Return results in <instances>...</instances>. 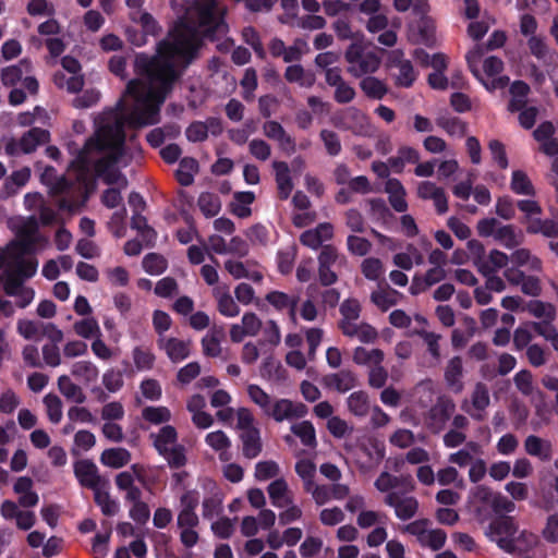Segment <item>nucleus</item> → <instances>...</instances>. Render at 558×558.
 Here are the masks:
<instances>
[{
  "label": "nucleus",
  "mask_w": 558,
  "mask_h": 558,
  "mask_svg": "<svg viewBox=\"0 0 558 558\" xmlns=\"http://www.w3.org/2000/svg\"><path fill=\"white\" fill-rule=\"evenodd\" d=\"M527 311L536 318H546L548 320H554L555 318V307L550 303H545L539 300L530 301L527 303Z\"/></svg>",
  "instance_id": "obj_43"
},
{
  "label": "nucleus",
  "mask_w": 558,
  "mask_h": 558,
  "mask_svg": "<svg viewBox=\"0 0 558 558\" xmlns=\"http://www.w3.org/2000/svg\"><path fill=\"white\" fill-rule=\"evenodd\" d=\"M447 534L441 529L429 530L422 544L423 547H429L432 550H439L445 546Z\"/></svg>",
  "instance_id": "obj_59"
},
{
  "label": "nucleus",
  "mask_w": 558,
  "mask_h": 558,
  "mask_svg": "<svg viewBox=\"0 0 558 558\" xmlns=\"http://www.w3.org/2000/svg\"><path fill=\"white\" fill-rule=\"evenodd\" d=\"M374 485L381 493L389 492V490L400 487V486L410 487L412 489L413 488V478L411 475L395 476L388 472H383L377 477Z\"/></svg>",
  "instance_id": "obj_18"
},
{
  "label": "nucleus",
  "mask_w": 558,
  "mask_h": 558,
  "mask_svg": "<svg viewBox=\"0 0 558 558\" xmlns=\"http://www.w3.org/2000/svg\"><path fill=\"white\" fill-rule=\"evenodd\" d=\"M361 270L366 279L376 281L384 272V265L379 258L368 257L362 262Z\"/></svg>",
  "instance_id": "obj_44"
},
{
  "label": "nucleus",
  "mask_w": 558,
  "mask_h": 558,
  "mask_svg": "<svg viewBox=\"0 0 558 558\" xmlns=\"http://www.w3.org/2000/svg\"><path fill=\"white\" fill-rule=\"evenodd\" d=\"M102 384L109 392L119 391L124 384L122 371L114 368L108 369L102 375Z\"/></svg>",
  "instance_id": "obj_53"
},
{
  "label": "nucleus",
  "mask_w": 558,
  "mask_h": 558,
  "mask_svg": "<svg viewBox=\"0 0 558 558\" xmlns=\"http://www.w3.org/2000/svg\"><path fill=\"white\" fill-rule=\"evenodd\" d=\"M265 300L274 306L278 312L287 311L292 304H299V294H288L282 291H270L266 294Z\"/></svg>",
  "instance_id": "obj_28"
},
{
  "label": "nucleus",
  "mask_w": 558,
  "mask_h": 558,
  "mask_svg": "<svg viewBox=\"0 0 558 558\" xmlns=\"http://www.w3.org/2000/svg\"><path fill=\"white\" fill-rule=\"evenodd\" d=\"M291 432L300 438L306 447H316V433L314 425L310 421H303L291 426Z\"/></svg>",
  "instance_id": "obj_32"
},
{
  "label": "nucleus",
  "mask_w": 558,
  "mask_h": 558,
  "mask_svg": "<svg viewBox=\"0 0 558 558\" xmlns=\"http://www.w3.org/2000/svg\"><path fill=\"white\" fill-rule=\"evenodd\" d=\"M360 88L365 96L371 99H383L388 93L387 85L379 78L372 75H367L361 80Z\"/></svg>",
  "instance_id": "obj_25"
},
{
  "label": "nucleus",
  "mask_w": 558,
  "mask_h": 558,
  "mask_svg": "<svg viewBox=\"0 0 558 558\" xmlns=\"http://www.w3.org/2000/svg\"><path fill=\"white\" fill-rule=\"evenodd\" d=\"M322 384L327 389L344 393L359 385L356 374L350 369H341L338 373L325 375Z\"/></svg>",
  "instance_id": "obj_9"
},
{
  "label": "nucleus",
  "mask_w": 558,
  "mask_h": 558,
  "mask_svg": "<svg viewBox=\"0 0 558 558\" xmlns=\"http://www.w3.org/2000/svg\"><path fill=\"white\" fill-rule=\"evenodd\" d=\"M280 472L279 465L277 462L269 461H260L255 465V478L257 481H267L278 476Z\"/></svg>",
  "instance_id": "obj_48"
},
{
  "label": "nucleus",
  "mask_w": 558,
  "mask_h": 558,
  "mask_svg": "<svg viewBox=\"0 0 558 558\" xmlns=\"http://www.w3.org/2000/svg\"><path fill=\"white\" fill-rule=\"evenodd\" d=\"M218 311L226 317H235L240 313V307L229 292H223L218 296Z\"/></svg>",
  "instance_id": "obj_54"
},
{
  "label": "nucleus",
  "mask_w": 558,
  "mask_h": 558,
  "mask_svg": "<svg viewBox=\"0 0 558 558\" xmlns=\"http://www.w3.org/2000/svg\"><path fill=\"white\" fill-rule=\"evenodd\" d=\"M319 138L324 143L326 151L329 156L335 157L341 153V141L336 132L324 129L319 132Z\"/></svg>",
  "instance_id": "obj_40"
},
{
  "label": "nucleus",
  "mask_w": 558,
  "mask_h": 558,
  "mask_svg": "<svg viewBox=\"0 0 558 558\" xmlns=\"http://www.w3.org/2000/svg\"><path fill=\"white\" fill-rule=\"evenodd\" d=\"M515 206L513 198L510 196H500L497 198L495 213L505 220H511L515 216Z\"/></svg>",
  "instance_id": "obj_49"
},
{
  "label": "nucleus",
  "mask_w": 558,
  "mask_h": 558,
  "mask_svg": "<svg viewBox=\"0 0 558 558\" xmlns=\"http://www.w3.org/2000/svg\"><path fill=\"white\" fill-rule=\"evenodd\" d=\"M517 207L520 211L524 214L523 218L521 219V222L524 223L527 220H531L534 216H539L543 213V209L538 202L533 199H519L515 203Z\"/></svg>",
  "instance_id": "obj_60"
},
{
  "label": "nucleus",
  "mask_w": 558,
  "mask_h": 558,
  "mask_svg": "<svg viewBox=\"0 0 558 558\" xmlns=\"http://www.w3.org/2000/svg\"><path fill=\"white\" fill-rule=\"evenodd\" d=\"M191 342L174 337H158L157 347L163 350L172 363H180L187 359L191 353Z\"/></svg>",
  "instance_id": "obj_8"
},
{
  "label": "nucleus",
  "mask_w": 558,
  "mask_h": 558,
  "mask_svg": "<svg viewBox=\"0 0 558 558\" xmlns=\"http://www.w3.org/2000/svg\"><path fill=\"white\" fill-rule=\"evenodd\" d=\"M463 363L460 356H453L448 361L445 368V381L450 390L460 393L463 390Z\"/></svg>",
  "instance_id": "obj_10"
},
{
  "label": "nucleus",
  "mask_w": 558,
  "mask_h": 558,
  "mask_svg": "<svg viewBox=\"0 0 558 558\" xmlns=\"http://www.w3.org/2000/svg\"><path fill=\"white\" fill-rule=\"evenodd\" d=\"M142 416L145 421L157 425L169 422L171 413L166 407H146L142 411Z\"/></svg>",
  "instance_id": "obj_41"
},
{
  "label": "nucleus",
  "mask_w": 558,
  "mask_h": 558,
  "mask_svg": "<svg viewBox=\"0 0 558 558\" xmlns=\"http://www.w3.org/2000/svg\"><path fill=\"white\" fill-rule=\"evenodd\" d=\"M530 53L538 61L545 62L549 57L550 49L544 36L533 35L527 39Z\"/></svg>",
  "instance_id": "obj_34"
},
{
  "label": "nucleus",
  "mask_w": 558,
  "mask_h": 558,
  "mask_svg": "<svg viewBox=\"0 0 558 558\" xmlns=\"http://www.w3.org/2000/svg\"><path fill=\"white\" fill-rule=\"evenodd\" d=\"M185 135L190 142H204L208 137V126L205 122L194 121L187 126Z\"/></svg>",
  "instance_id": "obj_58"
},
{
  "label": "nucleus",
  "mask_w": 558,
  "mask_h": 558,
  "mask_svg": "<svg viewBox=\"0 0 558 558\" xmlns=\"http://www.w3.org/2000/svg\"><path fill=\"white\" fill-rule=\"evenodd\" d=\"M44 403L49 421L53 424H58L62 418L61 399L57 395L48 393L44 397Z\"/></svg>",
  "instance_id": "obj_42"
},
{
  "label": "nucleus",
  "mask_w": 558,
  "mask_h": 558,
  "mask_svg": "<svg viewBox=\"0 0 558 558\" xmlns=\"http://www.w3.org/2000/svg\"><path fill=\"white\" fill-rule=\"evenodd\" d=\"M488 148L490 150L493 159L498 163L500 169H507L509 166V161L506 154L505 145L498 140H492L488 144Z\"/></svg>",
  "instance_id": "obj_63"
},
{
  "label": "nucleus",
  "mask_w": 558,
  "mask_h": 558,
  "mask_svg": "<svg viewBox=\"0 0 558 558\" xmlns=\"http://www.w3.org/2000/svg\"><path fill=\"white\" fill-rule=\"evenodd\" d=\"M248 148L252 156L262 161L267 160L271 155L270 145L264 140H252L250 142Z\"/></svg>",
  "instance_id": "obj_64"
},
{
  "label": "nucleus",
  "mask_w": 558,
  "mask_h": 558,
  "mask_svg": "<svg viewBox=\"0 0 558 558\" xmlns=\"http://www.w3.org/2000/svg\"><path fill=\"white\" fill-rule=\"evenodd\" d=\"M272 168L276 172V183L278 187V197L281 201H286L289 198L292 190L293 182L290 177V169L287 162L284 161H274Z\"/></svg>",
  "instance_id": "obj_15"
},
{
  "label": "nucleus",
  "mask_w": 558,
  "mask_h": 558,
  "mask_svg": "<svg viewBox=\"0 0 558 558\" xmlns=\"http://www.w3.org/2000/svg\"><path fill=\"white\" fill-rule=\"evenodd\" d=\"M511 191L517 195L535 196L536 190L527 177L522 170H514L511 175L510 182Z\"/></svg>",
  "instance_id": "obj_24"
},
{
  "label": "nucleus",
  "mask_w": 558,
  "mask_h": 558,
  "mask_svg": "<svg viewBox=\"0 0 558 558\" xmlns=\"http://www.w3.org/2000/svg\"><path fill=\"white\" fill-rule=\"evenodd\" d=\"M267 492L271 504L277 508H283L292 504V499L287 497L288 484L283 478H277L271 482L267 487Z\"/></svg>",
  "instance_id": "obj_23"
},
{
  "label": "nucleus",
  "mask_w": 558,
  "mask_h": 558,
  "mask_svg": "<svg viewBox=\"0 0 558 558\" xmlns=\"http://www.w3.org/2000/svg\"><path fill=\"white\" fill-rule=\"evenodd\" d=\"M36 242L17 238L8 245L10 257H24L35 252Z\"/></svg>",
  "instance_id": "obj_47"
},
{
  "label": "nucleus",
  "mask_w": 558,
  "mask_h": 558,
  "mask_svg": "<svg viewBox=\"0 0 558 558\" xmlns=\"http://www.w3.org/2000/svg\"><path fill=\"white\" fill-rule=\"evenodd\" d=\"M348 250L356 256H365L372 248V243L357 235H349L347 239Z\"/></svg>",
  "instance_id": "obj_56"
},
{
  "label": "nucleus",
  "mask_w": 558,
  "mask_h": 558,
  "mask_svg": "<svg viewBox=\"0 0 558 558\" xmlns=\"http://www.w3.org/2000/svg\"><path fill=\"white\" fill-rule=\"evenodd\" d=\"M72 375L82 377L86 381H94L98 377V368L89 361H80L72 365Z\"/></svg>",
  "instance_id": "obj_45"
},
{
  "label": "nucleus",
  "mask_w": 558,
  "mask_h": 558,
  "mask_svg": "<svg viewBox=\"0 0 558 558\" xmlns=\"http://www.w3.org/2000/svg\"><path fill=\"white\" fill-rule=\"evenodd\" d=\"M380 66V59L375 52L363 53L359 61L348 69L355 77L375 73Z\"/></svg>",
  "instance_id": "obj_19"
},
{
  "label": "nucleus",
  "mask_w": 558,
  "mask_h": 558,
  "mask_svg": "<svg viewBox=\"0 0 558 558\" xmlns=\"http://www.w3.org/2000/svg\"><path fill=\"white\" fill-rule=\"evenodd\" d=\"M50 141V132L41 128H32L25 132L22 137L16 141L10 138L5 145L4 150L8 156H17L21 153L32 154L38 146H41Z\"/></svg>",
  "instance_id": "obj_4"
},
{
  "label": "nucleus",
  "mask_w": 558,
  "mask_h": 558,
  "mask_svg": "<svg viewBox=\"0 0 558 558\" xmlns=\"http://www.w3.org/2000/svg\"><path fill=\"white\" fill-rule=\"evenodd\" d=\"M307 414V407L301 402H293L289 399H277L266 410L265 415L276 422L292 421L302 418Z\"/></svg>",
  "instance_id": "obj_6"
},
{
  "label": "nucleus",
  "mask_w": 558,
  "mask_h": 558,
  "mask_svg": "<svg viewBox=\"0 0 558 558\" xmlns=\"http://www.w3.org/2000/svg\"><path fill=\"white\" fill-rule=\"evenodd\" d=\"M109 488H97L94 490V501L100 507L104 515L112 517L118 513L120 506L119 502L111 498Z\"/></svg>",
  "instance_id": "obj_29"
},
{
  "label": "nucleus",
  "mask_w": 558,
  "mask_h": 558,
  "mask_svg": "<svg viewBox=\"0 0 558 558\" xmlns=\"http://www.w3.org/2000/svg\"><path fill=\"white\" fill-rule=\"evenodd\" d=\"M132 356L138 371H149L154 367L156 356L150 350L135 347Z\"/></svg>",
  "instance_id": "obj_38"
},
{
  "label": "nucleus",
  "mask_w": 558,
  "mask_h": 558,
  "mask_svg": "<svg viewBox=\"0 0 558 558\" xmlns=\"http://www.w3.org/2000/svg\"><path fill=\"white\" fill-rule=\"evenodd\" d=\"M74 331L82 338L89 339L94 336L100 337L101 331L98 325V322L94 317H87L81 320H77L74 326Z\"/></svg>",
  "instance_id": "obj_37"
},
{
  "label": "nucleus",
  "mask_w": 558,
  "mask_h": 558,
  "mask_svg": "<svg viewBox=\"0 0 558 558\" xmlns=\"http://www.w3.org/2000/svg\"><path fill=\"white\" fill-rule=\"evenodd\" d=\"M436 124L450 136L461 138L468 133V123L458 117L440 116L436 119Z\"/></svg>",
  "instance_id": "obj_26"
},
{
  "label": "nucleus",
  "mask_w": 558,
  "mask_h": 558,
  "mask_svg": "<svg viewBox=\"0 0 558 558\" xmlns=\"http://www.w3.org/2000/svg\"><path fill=\"white\" fill-rule=\"evenodd\" d=\"M339 312L340 320H357L361 315L360 302L356 299H347L341 303Z\"/></svg>",
  "instance_id": "obj_55"
},
{
  "label": "nucleus",
  "mask_w": 558,
  "mask_h": 558,
  "mask_svg": "<svg viewBox=\"0 0 558 558\" xmlns=\"http://www.w3.org/2000/svg\"><path fill=\"white\" fill-rule=\"evenodd\" d=\"M495 241L508 250L518 247L523 242L521 231L517 232L513 225H500L495 233Z\"/></svg>",
  "instance_id": "obj_20"
},
{
  "label": "nucleus",
  "mask_w": 558,
  "mask_h": 558,
  "mask_svg": "<svg viewBox=\"0 0 558 558\" xmlns=\"http://www.w3.org/2000/svg\"><path fill=\"white\" fill-rule=\"evenodd\" d=\"M324 336V330L322 328H306L305 329V338L308 344V359L313 360L316 355V350L319 347Z\"/></svg>",
  "instance_id": "obj_62"
},
{
  "label": "nucleus",
  "mask_w": 558,
  "mask_h": 558,
  "mask_svg": "<svg viewBox=\"0 0 558 558\" xmlns=\"http://www.w3.org/2000/svg\"><path fill=\"white\" fill-rule=\"evenodd\" d=\"M43 179L50 186V193L53 196L70 194L75 185L73 181L64 175L57 177L56 169L52 166L46 167Z\"/></svg>",
  "instance_id": "obj_13"
},
{
  "label": "nucleus",
  "mask_w": 558,
  "mask_h": 558,
  "mask_svg": "<svg viewBox=\"0 0 558 558\" xmlns=\"http://www.w3.org/2000/svg\"><path fill=\"white\" fill-rule=\"evenodd\" d=\"M398 70L399 73L395 76L396 86L403 88L411 87L416 80V73L411 61L404 62Z\"/></svg>",
  "instance_id": "obj_46"
},
{
  "label": "nucleus",
  "mask_w": 558,
  "mask_h": 558,
  "mask_svg": "<svg viewBox=\"0 0 558 558\" xmlns=\"http://www.w3.org/2000/svg\"><path fill=\"white\" fill-rule=\"evenodd\" d=\"M205 441L215 451H225L231 447V440L223 430L207 434Z\"/></svg>",
  "instance_id": "obj_51"
},
{
  "label": "nucleus",
  "mask_w": 558,
  "mask_h": 558,
  "mask_svg": "<svg viewBox=\"0 0 558 558\" xmlns=\"http://www.w3.org/2000/svg\"><path fill=\"white\" fill-rule=\"evenodd\" d=\"M456 410L453 400L447 396L437 398L428 411L429 425L436 430L441 429Z\"/></svg>",
  "instance_id": "obj_7"
},
{
  "label": "nucleus",
  "mask_w": 558,
  "mask_h": 558,
  "mask_svg": "<svg viewBox=\"0 0 558 558\" xmlns=\"http://www.w3.org/2000/svg\"><path fill=\"white\" fill-rule=\"evenodd\" d=\"M347 402L349 411L355 416L364 417L369 412L371 407L368 396L363 390L352 392Z\"/></svg>",
  "instance_id": "obj_30"
},
{
  "label": "nucleus",
  "mask_w": 558,
  "mask_h": 558,
  "mask_svg": "<svg viewBox=\"0 0 558 558\" xmlns=\"http://www.w3.org/2000/svg\"><path fill=\"white\" fill-rule=\"evenodd\" d=\"M150 438L154 439L153 445L154 448L160 456H166L168 452L169 446L177 445L178 433L177 429L171 425L162 426L158 434H150Z\"/></svg>",
  "instance_id": "obj_17"
},
{
  "label": "nucleus",
  "mask_w": 558,
  "mask_h": 558,
  "mask_svg": "<svg viewBox=\"0 0 558 558\" xmlns=\"http://www.w3.org/2000/svg\"><path fill=\"white\" fill-rule=\"evenodd\" d=\"M74 475L82 487L92 489L109 488L108 478L99 474L97 465L90 459H81L73 464Z\"/></svg>",
  "instance_id": "obj_5"
},
{
  "label": "nucleus",
  "mask_w": 558,
  "mask_h": 558,
  "mask_svg": "<svg viewBox=\"0 0 558 558\" xmlns=\"http://www.w3.org/2000/svg\"><path fill=\"white\" fill-rule=\"evenodd\" d=\"M31 61L23 59L19 64L5 66L1 70V83L7 87L15 86L23 77L25 72H29Z\"/></svg>",
  "instance_id": "obj_22"
},
{
  "label": "nucleus",
  "mask_w": 558,
  "mask_h": 558,
  "mask_svg": "<svg viewBox=\"0 0 558 558\" xmlns=\"http://www.w3.org/2000/svg\"><path fill=\"white\" fill-rule=\"evenodd\" d=\"M58 388L68 400H72L78 404L84 403L86 400L82 388L74 384L68 375H61L58 378Z\"/></svg>",
  "instance_id": "obj_27"
},
{
  "label": "nucleus",
  "mask_w": 558,
  "mask_h": 558,
  "mask_svg": "<svg viewBox=\"0 0 558 558\" xmlns=\"http://www.w3.org/2000/svg\"><path fill=\"white\" fill-rule=\"evenodd\" d=\"M418 510V501L413 496L403 497L396 507V517L402 521L412 519Z\"/></svg>",
  "instance_id": "obj_39"
},
{
  "label": "nucleus",
  "mask_w": 558,
  "mask_h": 558,
  "mask_svg": "<svg viewBox=\"0 0 558 558\" xmlns=\"http://www.w3.org/2000/svg\"><path fill=\"white\" fill-rule=\"evenodd\" d=\"M198 26L182 22L169 33L168 39L157 44L156 54L137 53L134 72L149 84L147 95L126 117L131 128L155 125L160 121V107L172 93L185 70L199 57L204 39L216 41L229 32L225 13L216 0H206L196 7Z\"/></svg>",
  "instance_id": "obj_1"
},
{
  "label": "nucleus",
  "mask_w": 558,
  "mask_h": 558,
  "mask_svg": "<svg viewBox=\"0 0 558 558\" xmlns=\"http://www.w3.org/2000/svg\"><path fill=\"white\" fill-rule=\"evenodd\" d=\"M509 257L506 253L499 250H492L488 255V259H482L481 263L475 262V266L483 276H488L495 272L497 269L507 266Z\"/></svg>",
  "instance_id": "obj_21"
},
{
  "label": "nucleus",
  "mask_w": 558,
  "mask_h": 558,
  "mask_svg": "<svg viewBox=\"0 0 558 558\" xmlns=\"http://www.w3.org/2000/svg\"><path fill=\"white\" fill-rule=\"evenodd\" d=\"M416 333L423 338L424 342L426 343L427 345V350L428 352L430 353V355L435 359V360H439L440 357V347H439V339H440V335H437L433 331H427V330H418L416 331Z\"/></svg>",
  "instance_id": "obj_61"
},
{
  "label": "nucleus",
  "mask_w": 558,
  "mask_h": 558,
  "mask_svg": "<svg viewBox=\"0 0 558 558\" xmlns=\"http://www.w3.org/2000/svg\"><path fill=\"white\" fill-rule=\"evenodd\" d=\"M239 438L242 441V453L246 459H255L260 454L263 444L258 428L240 432Z\"/></svg>",
  "instance_id": "obj_12"
},
{
  "label": "nucleus",
  "mask_w": 558,
  "mask_h": 558,
  "mask_svg": "<svg viewBox=\"0 0 558 558\" xmlns=\"http://www.w3.org/2000/svg\"><path fill=\"white\" fill-rule=\"evenodd\" d=\"M162 457L167 460L168 465L171 469L183 468L187 462L185 448L182 445H174L169 448L166 456Z\"/></svg>",
  "instance_id": "obj_50"
},
{
  "label": "nucleus",
  "mask_w": 558,
  "mask_h": 558,
  "mask_svg": "<svg viewBox=\"0 0 558 558\" xmlns=\"http://www.w3.org/2000/svg\"><path fill=\"white\" fill-rule=\"evenodd\" d=\"M143 269L151 276L161 275L167 270V259L158 253H148L142 262Z\"/></svg>",
  "instance_id": "obj_33"
},
{
  "label": "nucleus",
  "mask_w": 558,
  "mask_h": 558,
  "mask_svg": "<svg viewBox=\"0 0 558 558\" xmlns=\"http://www.w3.org/2000/svg\"><path fill=\"white\" fill-rule=\"evenodd\" d=\"M518 527L512 517L504 515L494 519L488 524L485 534L490 541H495L498 537L514 536Z\"/></svg>",
  "instance_id": "obj_11"
},
{
  "label": "nucleus",
  "mask_w": 558,
  "mask_h": 558,
  "mask_svg": "<svg viewBox=\"0 0 558 558\" xmlns=\"http://www.w3.org/2000/svg\"><path fill=\"white\" fill-rule=\"evenodd\" d=\"M131 452L122 447L105 449L100 454V462L105 466L121 469L130 463Z\"/></svg>",
  "instance_id": "obj_16"
},
{
  "label": "nucleus",
  "mask_w": 558,
  "mask_h": 558,
  "mask_svg": "<svg viewBox=\"0 0 558 558\" xmlns=\"http://www.w3.org/2000/svg\"><path fill=\"white\" fill-rule=\"evenodd\" d=\"M81 150H86L87 157L94 150L98 153L107 151L104 157L97 159L93 165L96 178H101L114 169L126 153L124 121L118 119L113 123L99 128L95 136L87 140Z\"/></svg>",
  "instance_id": "obj_2"
},
{
  "label": "nucleus",
  "mask_w": 558,
  "mask_h": 558,
  "mask_svg": "<svg viewBox=\"0 0 558 558\" xmlns=\"http://www.w3.org/2000/svg\"><path fill=\"white\" fill-rule=\"evenodd\" d=\"M247 393L251 400L256 403L263 410L264 414L266 410H268L270 403L272 402L270 396L265 392L258 385H248Z\"/></svg>",
  "instance_id": "obj_57"
},
{
  "label": "nucleus",
  "mask_w": 558,
  "mask_h": 558,
  "mask_svg": "<svg viewBox=\"0 0 558 558\" xmlns=\"http://www.w3.org/2000/svg\"><path fill=\"white\" fill-rule=\"evenodd\" d=\"M488 388L483 383H477L472 392V405L480 412H483L489 405Z\"/></svg>",
  "instance_id": "obj_52"
},
{
  "label": "nucleus",
  "mask_w": 558,
  "mask_h": 558,
  "mask_svg": "<svg viewBox=\"0 0 558 558\" xmlns=\"http://www.w3.org/2000/svg\"><path fill=\"white\" fill-rule=\"evenodd\" d=\"M13 259L14 267L9 270L23 280L29 279L36 274L38 267L36 259H25L24 257H13Z\"/></svg>",
  "instance_id": "obj_36"
},
{
  "label": "nucleus",
  "mask_w": 558,
  "mask_h": 558,
  "mask_svg": "<svg viewBox=\"0 0 558 558\" xmlns=\"http://www.w3.org/2000/svg\"><path fill=\"white\" fill-rule=\"evenodd\" d=\"M397 290L388 288L387 290L374 291L371 294L372 302L383 312L388 311L397 304Z\"/></svg>",
  "instance_id": "obj_35"
},
{
  "label": "nucleus",
  "mask_w": 558,
  "mask_h": 558,
  "mask_svg": "<svg viewBox=\"0 0 558 558\" xmlns=\"http://www.w3.org/2000/svg\"><path fill=\"white\" fill-rule=\"evenodd\" d=\"M197 204L201 211L207 218L217 216L221 209V202L219 196L210 192L201 193Z\"/></svg>",
  "instance_id": "obj_31"
},
{
  "label": "nucleus",
  "mask_w": 558,
  "mask_h": 558,
  "mask_svg": "<svg viewBox=\"0 0 558 558\" xmlns=\"http://www.w3.org/2000/svg\"><path fill=\"white\" fill-rule=\"evenodd\" d=\"M524 449L527 454L537 457L544 462L549 461L553 458L551 442L535 435H530L525 438Z\"/></svg>",
  "instance_id": "obj_14"
},
{
  "label": "nucleus",
  "mask_w": 558,
  "mask_h": 558,
  "mask_svg": "<svg viewBox=\"0 0 558 558\" xmlns=\"http://www.w3.org/2000/svg\"><path fill=\"white\" fill-rule=\"evenodd\" d=\"M70 168L76 172V180L80 183V198L61 197L58 207L61 210L74 213L84 207L90 193L96 189V177L90 175L92 160L86 156V150H80Z\"/></svg>",
  "instance_id": "obj_3"
}]
</instances>
